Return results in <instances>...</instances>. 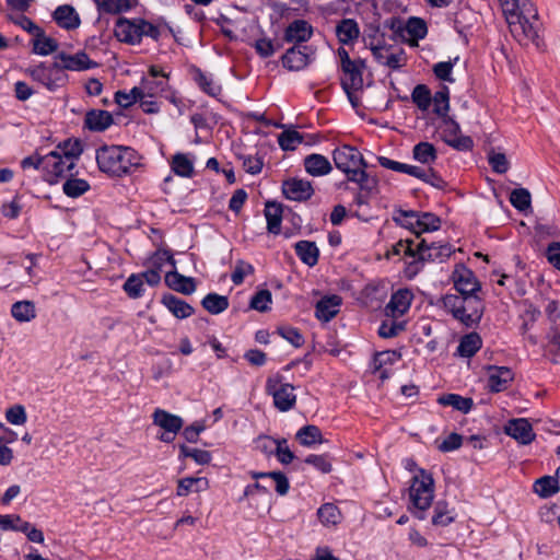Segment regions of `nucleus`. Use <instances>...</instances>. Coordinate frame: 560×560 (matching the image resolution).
Here are the masks:
<instances>
[{
  "label": "nucleus",
  "mask_w": 560,
  "mask_h": 560,
  "mask_svg": "<svg viewBox=\"0 0 560 560\" xmlns=\"http://www.w3.org/2000/svg\"><path fill=\"white\" fill-rule=\"evenodd\" d=\"M451 279L458 294L443 295L440 304L465 327H478L486 310L485 300L480 295L482 291L480 281L464 264L455 266Z\"/></svg>",
  "instance_id": "1"
},
{
  "label": "nucleus",
  "mask_w": 560,
  "mask_h": 560,
  "mask_svg": "<svg viewBox=\"0 0 560 560\" xmlns=\"http://www.w3.org/2000/svg\"><path fill=\"white\" fill-rule=\"evenodd\" d=\"M512 36L521 44L541 46L537 10L530 0H499Z\"/></svg>",
  "instance_id": "2"
},
{
  "label": "nucleus",
  "mask_w": 560,
  "mask_h": 560,
  "mask_svg": "<svg viewBox=\"0 0 560 560\" xmlns=\"http://www.w3.org/2000/svg\"><path fill=\"white\" fill-rule=\"evenodd\" d=\"M95 159L102 173L120 178L138 170L142 156L131 147L104 144L96 150Z\"/></svg>",
  "instance_id": "3"
},
{
  "label": "nucleus",
  "mask_w": 560,
  "mask_h": 560,
  "mask_svg": "<svg viewBox=\"0 0 560 560\" xmlns=\"http://www.w3.org/2000/svg\"><path fill=\"white\" fill-rule=\"evenodd\" d=\"M332 160L347 180L357 184L360 190L371 192L377 187L376 177L366 172L368 163L355 147L342 144L336 148L332 151Z\"/></svg>",
  "instance_id": "4"
},
{
  "label": "nucleus",
  "mask_w": 560,
  "mask_h": 560,
  "mask_svg": "<svg viewBox=\"0 0 560 560\" xmlns=\"http://www.w3.org/2000/svg\"><path fill=\"white\" fill-rule=\"evenodd\" d=\"M20 165L23 171L30 168L39 171L42 179L49 185H56L68 176L78 174L72 163L52 150L44 155L36 151L22 159Z\"/></svg>",
  "instance_id": "5"
},
{
  "label": "nucleus",
  "mask_w": 560,
  "mask_h": 560,
  "mask_svg": "<svg viewBox=\"0 0 560 560\" xmlns=\"http://www.w3.org/2000/svg\"><path fill=\"white\" fill-rule=\"evenodd\" d=\"M412 513L418 520H424L425 511L431 506L434 497V480L424 469L412 478L409 491Z\"/></svg>",
  "instance_id": "6"
},
{
  "label": "nucleus",
  "mask_w": 560,
  "mask_h": 560,
  "mask_svg": "<svg viewBox=\"0 0 560 560\" xmlns=\"http://www.w3.org/2000/svg\"><path fill=\"white\" fill-rule=\"evenodd\" d=\"M339 58V80L343 92L348 90L363 89V72L366 69L365 60L361 58L351 59L348 50L343 47L337 49Z\"/></svg>",
  "instance_id": "7"
},
{
  "label": "nucleus",
  "mask_w": 560,
  "mask_h": 560,
  "mask_svg": "<svg viewBox=\"0 0 560 560\" xmlns=\"http://www.w3.org/2000/svg\"><path fill=\"white\" fill-rule=\"evenodd\" d=\"M295 387L291 383H287L280 373H275L267 377L265 392L272 397L273 406L280 412H288L296 405Z\"/></svg>",
  "instance_id": "8"
},
{
  "label": "nucleus",
  "mask_w": 560,
  "mask_h": 560,
  "mask_svg": "<svg viewBox=\"0 0 560 560\" xmlns=\"http://www.w3.org/2000/svg\"><path fill=\"white\" fill-rule=\"evenodd\" d=\"M377 162L384 168L395 171L398 173L408 174V175L416 177V178H418V179H420L440 190H444L447 186V183L432 167L424 170L420 166L394 161V160L383 156V155L377 156Z\"/></svg>",
  "instance_id": "9"
},
{
  "label": "nucleus",
  "mask_w": 560,
  "mask_h": 560,
  "mask_svg": "<svg viewBox=\"0 0 560 560\" xmlns=\"http://www.w3.org/2000/svg\"><path fill=\"white\" fill-rule=\"evenodd\" d=\"M25 72L33 81L38 82L49 92H56L66 86L69 81L67 72L62 71V67L57 61L52 63L39 62L34 67L27 68Z\"/></svg>",
  "instance_id": "10"
},
{
  "label": "nucleus",
  "mask_w": 560,
  "mask_h": 560,
  "mask_svg": "<svg viewBox=\"0 0 560 560\" xmlns=\"http://www.w3.org/2000/svg\"><path fill=\"white\" fill-rule=\"evenodd\" d=\"M454 253L450 244H428L425 240H421L416 244L417 259L408 264L407 271L416 275L423 262H443Z\"/></svg>",
  "instance_id": "11"
},
{
  "label": "nucleus",
  "mask_w": 560,
  "mask_h": 560,
  "mask_svg": "<svg viewBox=\"0 0 560 560\" xmlns=\"http://www.w3.org/2000/svg\"><path fill=\"white\" fill-rule=\"evenodd\" d=\"M315 49L308 45H293L281 57L282 67L289 71H301L314 59Z\"/></svg>",
  "instance_id": "12"
},
{
  "label": "nucleus",
  "mask_w": 560,
  "mask_h": 560,
  "mask_svg": "<svg viewBox=\"0 0 560 560\" xmlns=\"http://www.w3.org/2000/svg\"><path fill=\"white\" fill-rule=\"evenodd\" d=\"M281 188L283 196L293 201L304 202L314 195L311 182L296 177L283 180Z\"/></svg>",
  "instance_id": "13"
},
{
  "label": "nucleus",
  "mask_w": 560,
  "mask_h": 560,
  "mask_svg": "<svg viewBox=\"0 0 560 560\" xmlns=\"http://www.w3.org/2000/svg\"><path fill=\"white\" fill-rule=\"evenodd\" d=\"M401 359V353L397 350L376 351L371 362V372L377 374L382 382L392 376V372L387 366L394 365Z\"/></svg>",
  "instance_id": "14"
},
{
  "label": "nucleus",
  "mask_w": 560,
  "mask_h": 560,
  "mask_svg": "<svg viewBox=\"0 0 560 560\" xmlns=\"http://www.w3.org/2000/svg\"><path fill=\"white\" fill-rule=\"evenodd\" d=\"M114 36L118 42L127 45L140 44V23L138 19L118 18L114 27Z\"/></svg>",
  "instance_id": "15"
},
{
  "label": "nucleus",
  "mask_w": 560,
  "mask_h": 560,
  "mask_svg": "<svg viewBox=\"0 0 560 560\" xmlns=\"http://www.w3.org/2000/svg\"><path fill=\"white\" fill-rule=\"evenodd\" d=\"M487 388L490 393H500L510 386L514 380V372L509 366L488 365Z\"/></svg>",
  "instance_id": "16"
},
{
  "label": "nucleus",
  "mask_w": 560,
  "mask_h": 560,
  "mask_svg": "<svg viewBox=\"0 0 560 560\" xmlns=\"http://www.w3.org/2000/svg\"><path fill=\"white\" fill-rule=\"evenodd\" d=\"M413 298L415 295L410 289H398L392 294L390 300L385 307L386 315L394 318L405 315L409 311Z\"/></svg>",
  "instance_id": "17"
},
{
  "label": "nucleus",
  "mask_w": 560,
  "mask_h": 560,
  "mask_svg": "<svg viewBox=\"0 0 560 560\" xmlns=\"http://www.w3.org/2000/svg\"><path fill=\"white\" fill-rule=\"evenodd\" d=\"M504 432L523 445L530 444L536 438L530 422L525 418L510 420Z\"/></svg>",
  "instance_id": "18"
},
{
  "label": "nucleus",
  "mask_w": 560,
  "mask_h": 560,
  "mask_svg": "<svg viewBox=\"0 0 560 560\" xmlns=\"http://www.w3.org/2000/svg\"><path fill=\"white\" fill-rule=\"evenodd\" d=\"M56 59H59L60 67H62V71H84L92 68H95L97 63L90 59L85 51H79L74 55H69L66 52H60L56 56Z\"/></svg>",
  "instance_id": "19"
},
{
  "label": "nucleus",
  "mask_w": 560,
  "mask_h": 560,
  "mask_svg": "<svg viewBox=\"0 0 560 560\" xmlns=\"http://www.w3.org/2000/svg\"><path fill=\"white\" fill-rule=\"evenodd\" d=\"M313 35L312 25L305 20H294L284 30L283 39L294 45H304Z\"/></svg>",
  "instance_id": "20"
},
{
  "label": "nucleus",
  "mask_w": 560,
  "mask_h": 560,
  "mask_svg": "<svg viewBox=\"0 0 560 560\" xmlns=\"http://www.w3.org/2000/svg\"><path fill=\"white\" fill-rule=\"evenodd\" d=\"M114 124L112 114L104 109H90L85 113L83 128L92 132H103Z\"/></svg>",
  "instance_id": "21"
},
{
  "label": "nucleus",
  "mask_w": 560,
  "mask_h": 560,
  "mask_svg": "<svg viewBox=\"0 0 560 560\" xmlns=\"http://www.w3.org/2000/svg\"><path fill=\"white\" fill-rule=\"evenodd\" d=\"M52 20L56 24L67 31L77 30L81 24V19L75 9L70 4H62L55 9Z\"/></svg>",
  "instance_id": "22"
},
{
  "label": "nucleus",
  "mask_w": 560,
  "mask_h": 560,
  "mask_svg": "<svg viewBox=\"0 0 560 560\" xmlns=\"http://www.w3.org/2000/svg\"><path fill=\"white\" fill-rule=\"evenodd\" d=\"M341 302L336 294L322 298L315 305V317L324 323L330 322L339 313Z\"/></svg>",
  "instance_id": "23"
},
{
  "label": "nucleus",
  "mask_w": 560,
  "mask_h": 560,
  "mask_svg": "<svg viewBox=\"0 0 560 560\" xmlns=\"http://www.w3.org/2000/svg\"><path fill=\"white\" fill-rule=\"evenodd\" d=\"M52 151L59 153L61 158L77 167L78 161L83 153V143L79 138H68L60 141Z\"/></svg>",
  "instance_id": "24"
},
{
  "label": "nucleus",
  "mask_w": 560,
  "mask_h": 560,
  "mask_svg": "<svg viewBox=\"0 0 560 560\" xmlns=\"http://www.w3.org/2000/svg\"><path fill=\"white\" fill-rule=\"evenodd\" d=\"M161 303L178 319L188 318L195 313V308L189 303L172 293L163 294Z\"/></svg>",
  "instance_id": "25"
},
{
  "label": "nucleus",
  "mask_w": 560,
  "mask_h": 560,
  "mask_svg": "<svg viewBox=\"0 0 560 560\" xmlns=\"http://www.w3.org/2000/svg\"><path fill=\"white\" fill-rule=\"evenodd\" d=\"M336 36L342 45H353L360 36V26L354 19H342L336 25Z\"/></svg>",
  "instance_id": "26"
},
{
  "label": "nucleus",
  "mask_w": 560,
  "mask_h": 560,
  "mask_svg": "<svg viewBox=\"0 0 560 560\" xmlns=\"http://www.w3.org/2000/svg\"><path fill=\"white\" fill-rule=\"evenodd\" d=\"M165 283L172 290L189 295L196 291V281L191 277H186L176 270L168 271L165 275Z\"/></svg>",
  "instance_id": "27"
},
{
  "label": "nucleus",
  "mask_w": 560,
  "mask_h": 560,
  "mask_svg": "<svg viewBox=\"0 0 560 560\" xmlns=\"http://www.w3.org/2000/svg\"><path fill=\"white\" fill-rule=\"evenodd\" d=\"M482 347V338L476 331H470L460 337L456 354L462 358H472Z\"/></svg>",
  "instance_id": "28"
},
{
  "label": "nucleus",
  "mask_w": 560,
  "mask_h": 560,
  "mask_svg": "<svg viewBox=\"0 0 560 560\" xmlns=\"http://www.w3.org/2000/svg\"><path fill=\"white\" fill-rule=\"evenodd\" d=\"M153 423L164 431L179 432L183 428L184 420L166 410L156 408L152 415Z\"/></svg>",
  "instance_id": "29"
},
{
  "label": "nucleus",
  "mask_w": 560,
  "mask_h": 560,
  "mask_svg": "<svg viewBox=\"0 0 560 560\" xmlns=\"http://www.w3.org/2000/svg\"><path fill=\"white\" fill-rule=\"evenodd\" d=\"M191 73L195 83L203 93L211 97H217L221 94L222 88L220 84L214 82L211 74L203 72L198 67H192Z\"/></svg>",
  "instance_id": "30"
},
{
  "label": "nucleus",
  "mask_w": 560,
  "mask_h": 560,
  "mask_svg": "<svg viewBox=\"0 0 560 560\" xmlns=\"http://www.w3.org/2000/svg\"><path fill=\"white\" fill-rule=\"evenodd\" d=\"M264 214L267 221L268 232L275 235L280 234L283 214L282 205L277 201H267Z\"/></svg>",
  "instance_id": "31"
},
{
  "label": "nucleus",
  "mask_w": 560,
  "mask_h": 560,
  "mask_svg": "<svg viewBox=\"0 0 560 560\" xmlns=\"http://www.w3.org/2000/svg\"><path fill=\"white\" fill-rule=\"evenodd\" d=\"M303 165L306 173L312 176L327 175L332 170L329 160L326 156L317 153L305 156Z\"/></svg>",
  "instance_id": "32"
},
{
  "label": "nucleus",
  "mask_w": 560,
  "mask_h": 560,
  "mask_svg": "<svg viewBox=\"0 0 560 560\" xmlns=\"http://www.w3.org/2000/svg\"><path fill=\"white\" fill-rule=\"evenodd\" d=\"M402 31L410 36V45H418V42L427 36L428 26L423 19L411 16L407 20L404 26H399L397 28V32Z\"/></svg>",
  "instance_id": "33"
},
{
  "label": "nucleus",
  "mask_w": 560,
  "mask_h": 560,
  "mask_svg": "<svg viewBox=\"0 0 560 560\" xmlns=\"http://www.w3.org/2000/svg\"><path fill=\"white\" fill-rule=\"evenodd\" d=\"M295 254L300 260L308 267L317 265L319 259V249L315 242L312 241H299L294 245Z\"/></svg>",
  "instance_id": "34"
},
{
  "label": "nucleus",
  "mask_w": 560,
  "mask_h": 560,
  "mask_svg": "<svg viewBox=\"0 0 560 560\" xmlns=\"http://www.w3.org/2000/svg\"><path fill=\"white\" fill-rule=\"evenodd\" d=\"M209 489L206 477H185L177 481L176 495L187 497L191 492H203Z\"/></svg>",
  "instance_id": "35"
},
{
  "label": "nucleus",
  "mask_w": 560,
  "mask_h": 560,
  "mask_svg": "<svg viewBox=\"0 0 560 560\" xmlns=\"http://www.w3.org/2000/svg\"><path fill=\"white\" fill-rule=\"evenodd\" d=\"M172 171L180 177L191 178L195 174L194 161L186 153H175L171 161Z\"/></svg>",
  "instance_id": "36"
},
{
  "label": "nucleus",
  "mask_w": 560,
  "mask_h": 560,
  "mask_svg": "<svg viewBox=\"0 0 560 560\" xmlns=\"http://www.w3.org/2000/svg\"><path fill=\"white\" fill-rule=\"evenodd\" d=\"M295 439L303 446L311 447L324 442L320 429L314 424L302 427L295 434Z\"/></svg>",
  "instance_id": "37"
},
{
  "label": "nucleus",
  "mask_w": 560,
  "mask_h": 560,
  "mask_svg": "<svg viewBox=\"0 0 560 560\" xmlns=\"http://www.w3.org/2000/svg\"><path fill=\"white\" fill-rule=\"evenodd\" d=\"M438 401L442 406H451L463 413H468L474 407L472 398L463 397L458 394L442 395L439 397Z\"/></svg>",
  "instance_id": "38"
},
{
  "label": "nucleus",
  "mask_w": 560,
  "mask_h": 560,
  "mask_svg": "<svg viewBox=\"0 0 560 560\" xmlns=\"http://www.w3.org/2000/svg\"><path fill=\"white\" fill-rule=\"evenodd\" d=\"M62 185L63 194L69 198H79L90 190L91 186L86 179L68 176Z\"/></svg>",
  "instance_id": "39"
},
{
  "label": "nucleus",
  "mask_w": 560,
  "mask_h": 560,
  "mask_svg": "<svg viewBox=\"0 0 560 560\" xmlns=\"http://www.w3.org/2000/svg\"><path fill=\"white\" fill-rule=\"evenodd\" d=\"M11 315L15 320L20 323L31 322L36 317V308L34 302L18 301L13 303L11 306Z\"/></svg>",
  "instance_id": "40"
},
{
  "label": "nucleus",
  "mask_w": 560,
  "mask_h": 560,
  "mask_svg": "<svg viewBox=\"0 0 560 560\" xmlns=\"http://www.w3.org/2000/svg\"><path fill=\"white\" fill-rule=\"evenodd\" d=\"M412 158L422 164H433L438 159L435 147L427 141L417 143L412 149Z\"/></svg>",
  "instance_id": "41"
},
{
  "label": "nucleus",
  "mask_w": 560,
  "mask_h": 560,
  "mask_svg": "<svg viewBox=\"0 0 560 560\" xmlns=\"http://www.w3.org/2000/svg\"><path fill=\"white\" fill-rule=\"evenodd\" d=\"M202 307L212 315H218L228 310L230 302L228 296L218 293H208L201 300Z\"/></svg>",
  "instance_id": "42"
},
{
  "label": "nucleus",
  "mask_w": 560,
  "mask_h": 560,
  "mask_svg": "<svg viewBox=\"0 0 560 560\" xmlns=\"http://www.w3.org/2000/svg\"><path fill=\"white\" fill-rule=\"evenodd\" d=\"M33 54L47 56L58 49V42L51 37L46 36L45 31L42 28L40 35L33 36Z\"/></svg>",
  "instance_id": "43"
},
{
  "label": "nucleus",
  "mask_w": 560,
  "mask_h": 560,
  "mask_svg": "<svg viewBox=\"0 0 560 560\" xmlns=\"http://www.w3.org/2000/svg\"><path fill=\"white\" fill-rule=\"evenodd\" d=\"M534 492L540 498H550L559 491V481L551 476H544L534 482Z\"/></svg>",
  "instance_id": "44"
},
{
  "label": "nucleus",
  "mask_w": 560,
  "mask_h": 560,
  "mask_svg": "<svg viewBox=\"0 0 560 560\" xmlns=\"http://www.w3.org/2000/svg\"><path fill=\"white\" fill-rule=\"evenodd\" d=\"M144 97L145 93L141 86H133L129 92L119 90L114 96L115 102L122 108H128Z\"/></svg>",
  "instance_id": "45"
},
{
  "label": "nucleus",
  "mask_w": 560,
  "mask_h": 560,
  "mask_svg": "<svg viewBox=\"0 0 560 560\" xmlns=\"http://www.w3.org/2000/svg\"><path fill=\"white\" fill-rule=\"evenodd\" d=\"M433 113L440 118L447 116L450 110V89L443 85L432 96Z\"/></svg>",
  "instance_id": "46"
},
{
  "label": "nucleus",
  "mask_w": 560,
  "mask_h": 560,
  "mask_svg": "<svg viewBox=\"0 0 560 560\" xmlns=\"http://www.w3.org/2000/svg\"><path fill=\"white\" fill-rule=\"evenodd\" d=\"M304 142V135L295 129H287L278 137L279 147L283 151H293Z\"/></svg>",
  "instance_id": "47"
},
{
  "label": "nucleus",
  "mask_w": 560,
  "mask_h": 560,
  "mask_svg": "<svg viewBox=\"0 0 560 560\" xmlns=\"http://www.w3.org/2000/svg\"><path fill=\"white\" fill-rule=\"evenodd\" d=\"M236 159L242 162L244 171L250 175H257L262 171L264 156L259 153L254 155L236 153Z\"/></svg>",
  "instance_id": "48"
},
{
  "label": "nucleus",
  "mask_w": 560,
  "mask_h": 560,
  "mask_svg": "<svg viewBox=\"0 0 560 560\" xmlns=\"http://www.w3.org/2000/svg\"><path fill=\"white\" fill-rule=\"evenodd\" d=\"M394 221L398 223L399 225L409 229L418 236V222L417 219H419V212L413 210H402L399 209L395 211Z\"/></svg>",
  "instance_id": "49"
},
{
  "label": "nucleus",
  "mask_w": 560,
  "mask_h": 560,
  "mask_svg": "<svg viewBox=\"0 0 560 560\" xmlns=\"http://www.w3.org/2000/svg\"><path fill=\"white\" fill-rule=\"evenodd\" d=\"M405 329V320H397V318L392 317V319H385L381 323L377 332L380 337L388 339L398 336Z\"/></svg>",
  "instance_id": "50"
},
{
  "label": "nucleus",
  "mask_w": 560,
  "mask_h": 560,
  "mask_svg": "<svg viewBox=\"0 0 560 560\" xmlns=\"http://www.w3.org/2000/svg\"><path fill=\"white\" fill-rule=\"evenodd\" d=\"M401 254L406 257L412 258V260L417 259L416 245L412 240H399L390 247V249L387 250L386 257L390 258L394 256H401Z\"/></svg>",
  "instance_id": "51"
},
{
  "label": "nucleus",
  "mask_w": 560,
  "mask_h": 560,
  "mask_svg": "<svg viewBox=\"0 0 560 560\" xmlns=\"http://www.w3.org/2000/svg\"><path fill=\"white\" fill-rule=\"evenodd\" d=\"M124 291L130 299H139L144 294V283L141 275H130L122 285Z\"/></svg>",
  "instance_id": "52"
},
{
  "label": "nucleus",
  "mask_w": 560,
  "mask_h": 560,
  "mask_svg": "<svg viewBox=\"0 0 560 560\" xmlns=\"http://www.w3.org/2000/svg\"><path fill=\"white\" fill-rule=\"evenodd\" d=\"M411 100L420 110H428L432 103V94L425 84H418L413 88Z\"/></svg>",
  "instance_id": "53"
},
{
  "label": "nucleus",
  "mask_w": 560,
  "mask_h": 560,
  "mask_svg": "<svg viewBox=\"0 0 560 560\" xmlns=\"http://www.w3.org/2000/svg\"><path fill=\"white\" fill-rule=\"evenodd\" d=\"M511 205L518 211H526L530 208L532 196L526 188L513 189L509 198Z\"/></svg>",
  "instance_id": "54"
},
{
  "label": "nucleus",
  "mask_w": 560,
  "mask_h": 560,
  "mask_svg": "<svg viewBox=\"0 0 560 560\" xmlns=\"http://www.w3.org/2000/svg\"><path fill=\"white\" fill-rule=\"evenodd\" d=\"M272 294L268 289L258 290L250 299L249 307L258 312H267L270 310Z\"/></svg>",
  "instance_id": "55"
},
{
  "label": "nucleus",
  "mask_w": 560,
  "mask_h": 560,
  "mask_svg": "<svg viewBox=\"0 0 560 560\" xmlns=\"http://www.w3.org/2000/svg\"><path fill=\"white\" fill-rule=\"evenodd\" d=\"M418 222V236L424 232L436 231L441 226V220L434 213L419 212Z\"/></svg>",
  "instance_id": "56"
},
{
  "label": "nucleus",
  "mask_w": 560,
  "mask_h": 560,
  "mask_svg": "<svg viewBox=\"0 0 560 560\" xmlns=\"http://www.w3.org/2000/svg\"><path fill=\"white\" fill-rule=\"evenodd\" d=\"M317 516L324 525H336L339 522L340 512L334 503H325L318 509Z\"/></svg>",
  "instance_id": "57"
},
{
  "label": "nucleus",
  "mask_w": 560,
  "mask_h": 560,
  "mask_svg": "<svg viewBox=\"0 0 560 560\" xmlns=\"http://www.w3.org/2000/svg\"><path fill=\"white\" fill-rule=\"evenodd\" d=\"M253 47L257 55L261 58L271 57L278 49L281 48L279 43H275L271 38L261 37L255 40Z\"/></svg>",
  "instance_id": "58"
},
{
  "label": "nucleus",
  "mask_w": 560,
  "mask_h": 560,
  "mask_svg": "<svg viewBox=\"0 0 560 560\" xmlns=\"http://www.w3.org/2000/svg\"><path fill=\"white\" fill-rule=\"evenodd\" d=\"M304 463L312 465L322 474H329L332 470L331 460L328 454H310L305 457Z\"/></svg>",
  "instance_id": "59"
},
{
  "label": "nucleus",
  "mask_w": 560,
  "mask_h": 560,
  "mask_svg": "<svg viewBox=\"0 0 560 560\" xmlns=\"http://www.w3.org/2000/svg\"><path fill=\"white\" fill-rule=\"evenodd\" d=\"M255 268L252 264L245 260H237L233 272L231 273V280L235 285H241L244 282L246 276L254 275Z\"/></svg>",
  "instance_id": "60"
},
{
  "label": "nucleus",
  "mask_w": 560,
  "mask_h": 560,
  "mask_svg": "<svg viewBox=\"0 0 560 560\" xmlns=\"http://www.w3.org/2000/svg\"><path fill=\"white\" fill-rule=\"evenodd\" d=\"M277 332L295 348L302 347L305 342L303 335L295 327L281 326L277 329Z\"/></svg>",
  "instance_id": "61"
},
{
  "label": "nucleus",
  "mask_w": 560,
  "mask_h": 560,
  "mask_svg": "<svg viewBox=\"0 0 560 560\" xmlns=\"http://www.w3.org/2000/svg\"><path fill=\"white\" fill-rule=\"evenodd\" d=\"M168 88L167 80H150V79H143L141 89L144 90L145 97H155L159 94L166 91Z\"/></svg>",
  "instance_id": "62"
},
{
  "label": "nucleus",
  "mask_w": 560,
  "mask_h": 560,
  "mask_svg": "<svg viewBox=\"0 0 560 560\" xmlns=\"http://www.w3.org/2000/svg\"><path fill=\"white\" fill-rule=\"evenodd\" d=\"M454 62L452 61H440L433 66V73L436 79L444 82L454 83L455 79L452 77Z\"/></svg>",
  "instance_id": "63"
},
{
  "label": "nucleus",
  "mask_w": 560,
  "mask_h": 560,
  "mask_svg": "<svg viewBox=\"0 0 560 560\" xmlns=\"http://www.w3.org/2000/svg\"><path fill=\"white\" fill-rule=\"evenodd\" d=\"M5 419L14 425H22L26 422L27 416L22 405H14L5 411Z\"/></svg>",
  "instance_id": "64"
}]
</instances>
